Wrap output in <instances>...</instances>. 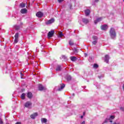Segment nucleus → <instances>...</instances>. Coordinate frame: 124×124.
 Here are the masks:
<instances>
[{"label":"nucleus","instance_id":"f257e3e1","mask_svg":"<svg viewBox=\"0 0 124 124\" xmlns=\"http://www.w3.org/2000/svg\"><path fill=\"white\" fill-rule=\"evenodd\" d=\"M109 34L112 39H115V38H116V30H115V29L113 28L110 29Z\"/></svg>","mask_w":124,"mask_h":124},{"label":"nucleus","instance_id":"f03ea898","mask_svg":"<svg viewBox=\"0 0 124 124\" xmlns=\"http://www.w3.org/2000/svg\"><path fill=\"white\" fill-rule=\"evenodd\" d=\"M32 105V103H31L30 101H27L24 104L25 107H26V108H28L29 109H31V108Z\"/></svg>","mask_w":124,"mask_h":124},{"label":"nucleus","instance_id":"7ed1b4c3","mask_svg":"<svg viewBox=\"0 0 124 124\" xmlns=\"http://www.w3.org/2000/svg\"><path fill=\"white\" fill-rule=\"evenodd\" d=\"M115 119V116H111L109 118V119H106L105 121L104 122V124H105L106 123H108L110 122V123H112V121L110 120H114Z\"/></svg>","mask_w":124,"mask_h":124},{"label":"nucleus","instance_id":"20e7f679","mask_svg":"<svg viewBox=\"0 0 124 124\" xmlns=\"http://www.w3.org/2000/svg\"><path fill=\"white\" fill-rule=\"evenodd\" d=\"M54 33H55V31L54 30L49 31L47 34L48 38H51V37H52L53 35H54Z\"/></svg>","mask_w":124,"mask_h":124},{"label":"nucleus","instance_id":"39448f33","mask_svg":"<svg viewBox=\"0 0 124 124\" xmlns=\"http://www.w3.org/2000/svg\"><path fill=\"white\" fill-rule=\"evenodd\" d=\"M18 38H19V33L17 32L15 34V35L14 43H18Z\"/></svg>","mask_w":124,"mask_h":124},{"label":"nucleus","instance_id":"423d86ee","mask_svg":"<svg viewBox=\"0 0 124 124\" xmlns=\"http://www.w3.org/2000/svg\"><path fill=\"white\" fill-rule=\"evenodd\" d=\"M93 39L94 41L92 42V44H93V45H96V43H97V37L96 36H93Z\"/></svg>","mask_w":124,"mask_h":124},{"label":"nucleus","instance_id":"0eeeda50","mask_svg":"<svg viewBox=\"0 0 124 124\" xmlns=\"http://www.w3.org/2000/svg\"><path fill=\"white\" fill-rule=\"evenodd\" d=\"M44 14L43 13L39 11L36 14V16L37 17H38V18H42Z\"/></svg>","mask_w":124,"mask_h":124},{"label":"nucleus","instance_id":"6e6552de","mask_svg":"<svg viewBox=\"0 0 124 124\" xmlns=\"http://www.w3.org/2000/svg\"><path fill=\"white\" fill-rule=\"evenodd\" d=\"M38 89L39 91H45V90H46V87H43L41 84H39Z\"/></svg>","mask_w":124,"mask_h":124},{"label":"nucleus","instance_id":"1a4fd4ad","mask_svg":"<svg viewBox=\"0 0 124 124\" xmlns=\"http://www.w3.org/2000/svg\"><path fill=\"white\" fill-rule=\"evenodd\" d=\"M54 22H55V19L54 18H52L51 19H49V20H48L46 24V25H50V24H52V23H54Z\"/></svg>","mask_w":124,"mask_h":124},{"label":"nucleus","instance_id":"9d476101","mask_svg":"<svg viewBox=\"0 0 124 124\" xmlns=\"http://www.w3.org/2000/svg\"><path fill=\"white\" fill-rule=\"evenodd\" d=\"M102 19H103V17H100L96 19V20L94 21V24H96L97 23H98V22H100L101 21H102Z\"/></svg>","mask_w":124,"mask_h":124},{"label":"nucleus","instance_id":"9b49d317","mask_svg":"<svg viewBox=\"0 0 124 124\" xmlns=\"http://www.w3.org/2000/svg\"><path fill=\"white\" fill-rule=\"evenodd\" d=\"M109 56L108 55H106L104 58V61L105 62H107V63H108L109 62Z\"/></svg>","mask_w":124,"mask_h":124},{"label":"nucleus","instance_id":"f8f14e48","mask_svg":"<svg viewBox=\"0 0 124 124\" xmlns=\"http://www.w3.org/2000/svg\"><path fill=\"white\" fill-rule=\"evenodd\" d=\"M64 87H65V85H64V84H61L60 87H59L58 91H62L64 88Z\"/></svg>","mask_w":124,"mask_h":124},{"label":"nucleus","instance_id":"ddd939ff","mask_svg":"<svg viewBox=\"0 0 124 124\" xmlns=\"http://www.w3.org/2000/svg\"><path fill=\"white\" fill-rule=\"evenodd\" d=\"M101 29L103 30V31H105L106 30H107L108 29V26L107 25H104L101 26Z\"/></svg>","mask_w":124,"mask_h":124},{"label":"nucleus","instance_id":"4468645a","mask_svg":"<svg viewBox=\"0 0 124 124\" xmlns=\"http://www.w3.org/2000/svg\"><path fill=\"white\" fill-rule=\"evenodd\" d=\"M37 113H34V114H31V116H30V117H31V119H35V117H37Z\"/></svg>","mask_w":124,"mask_h":124},{"label":"nucleus","instance_id":"2eb2a0df","mask_svg":"<svg viewBox=\"0 0 124 124\" xmlns=\"http://www.w3.org/2000/svg\"><path fill=\"white\" fill-rule=\"evenodd\" d=\"M27 9L24 8L21 10L20 12L22 13V14H26L27 13Z\"/></svg>","mask_w":124,"mask_h":124},{"label":"nucleus","instance_id":"dca6fc26","mask_svg":"<svg viewBox=\"0 0 124 124\" xmlns=\"http://www.w3.org/2000/svg\"><path fill=\"white\" fill-rule=\"evenodd\" d=\"M70 60L72 62H76V61H77V58L75 56H72L70 57Z\"/></svg>","mask_w":124,"mask_h":124},{"label":"nucleus","instance_id":"f3484780","mask_svg":"<svg viewBox=\"0 0 124 124\" xmlns=\"http://www.w3.org/2000/svg\"><path fill=\"white\" fill-rule=\"evenodd\" d=\"M90 13H91V11H90V10L89 9L86 10L85 11L86 16H89V15H90Z\"/></svg>","mask_w":124,"mask_h":124},{"label":"nucleus","instance_id":"a211bd4d","mask_svg":"<svg viewBox=\"0 0 124 124\" xmlns=\"http://www.w3.org/2000/svg\"><path fill=\"white\" fill-rule=\"evenodd\" d=\"M27 97H28V98H31V97H32V93L31 92H28L27 93Z\"/></svg>","mask_w":124,"mask_h":124},{"label":"nucleus","instance_id":"6ab92c4d","mask_svg":"<svg viewBox=\"0 0 124 124\" xmlns=\"http://www.w3.org/2000/svg\"><path fill=\"white\" fill-rule=\"evenodd\" d=\"M82 22L84 24H88V23H89V19H86V18H83L82 19Z\"/></svg>","mask_w":124,"mask_h":124},{"label":"nucleus","instance_id":"aec40b11","mask_svg":"<svg viewBox=\"0 0 124 124\" xmlns=\"http://www.w3.org/2000/svg\"><path fill=\"white\" fill-rule=\"evenodd\" d=\"M62 70V67L61 65H58L56 68V71H61Z\"/></svg>","mask_w":124,"mask_h":124},{"label":"nucleus","instance_id":"412c9836","mask_svg":"<svg viewBox=\"0 0 124 124\" xmlns=\"http://www.w3.org/2000/svg\"><path fill=\"white\" fill-rule=\"evenodd\" d=\"M41 122L44 124H46L47 123V119L46 118H42Z\"/></svg>","mask_w":124,"mask_h":124},{"label":"nucleus","instance_id":"4be33fe9","mask_svg":"<svg viewBox=\"0 0 124 124\" xmlns=\"http://www.w3.org/2000/svg\"><path fill=\"white\" fill-rule=\"evenodd\" d=\"M69 44L70 45V46H73V45H74V42L73 40H71L69 42Z\"/></svg>","mask_w":124,"mask_h":124},{"label":"nucleus","instance_id":"5701e85b","mask_svg":"<svg viewBox=\"0 0 124 124\" xmlns=\"http://www.w3.org/2000/svg\"><path fill=\"white\" fill-rule=\"evenodd\" d=\"M25 96H26V94L25 93H23L21 94V98L22 99H25Z\"/></svg>","mask_w":124,"mask_h":124},{"label":"nucleus","instance_id":"b1692460","mask_svg":"<svg viewBox=\"0 0 124 124\" xmlns=\"http://www.w3.org/2000/svg\"><path fill=\"white\" fill-rule=\"evenodd\" d=\"M66 79H67V80L70 81V80H71V76H67Z\"/></svg>","mask_w":124,"mask_h":124},{"label":"nucleus","instance_id":"393cba45","mask_svg":"<svg viewBox=\"0 0 124 124\" xmlns=\"http://www.w3.org/2000/svg\"><path fill=\"white\" fill-rule=\"evenodd\" d=\"M20 7H25V6H26V4H25V3H20Z\"/></svg>","mask_w":124,"mask_h":124},{"label":"nucleus","instance_id":"a878e982","mask_svg":"<svg viewBox=\"0 0 124 124\" xmlns=\"http://www.w3.org/2000/svg\"><path fill=\"white\" fill-rule=\"evenodd\" d=\"M20 27L19 26H15V28L16 31H18V30H20Z\"/></svg>","mask_w":124,"mask_h":124},{"label":"nucleus","instance_id":"bb28decb","mask_svg":"<svg viewBox=\"0 0 124 124\" xmlns=\"http://www.w3.org/2000/svg\"><path fill=\"white\" fill-rule=\"evenodd\" d=\"M63 36V34L62 32H59V37H62Z\"/></svg>","mask_w":124,"mask_h":124},{"label":"nucleus","instance_id":"cd10ccee","mask_svg":"<svg viewBox=\"0 0 124 124\" xmlns=\"http://www.w3.org/2000/svg\"><path fill=\"white\" fill-rule=\"evenodd\" d=\"M93 67L94 68H97V67H98V65H97V64H94L93 65Z\"/></svg>","mask_w":124,"mask_h":124},{"label":"nucleus","instance_id":"c85d7f7f","mask_svg":"<svg viewBox=\"0 0 124 124\" xmlns=\"http://www.w3.org/2000/svg\"><path fill=\"white\" fill-rule=\"evenodd\" d=\"M0 124H3V121L1 118H0Z\"/></svg>","mask_w":124,"mask_h":124},{"label":"nucleus","instance_id":"c756f323","mask_svg":"<svg viewBox=\"0 0 124 124\" xmlns=\"http://www.w3.org/2000/svg\"><path fill=\"white\" fill-rule=\"evenodd\" d=\"M64 0H58V2H59V3H61V2H62V1H63Z\"/></svg>","mask_w":124,"mask_h":124},{"label":"nucleus","instance_id":"7c9ffc66","mask_svg":"<svg viewBox=\"0 0 124 124\" xmlns=\"http://www.w3.org/2000/svg\"><path fill=\"white\" fill-rule=\"evenodd\" d=\"M62 59H64V60H66V57H65V56H64V55L62 56Z\"/></svg>","mask_w":124,"mask_h":124},{"label":"nucleus","instance_id":"2f4dec72","mask_svg":"<svg viewBox=\"0 0 124 124\" xmlns=\"http://www.w3.org/2000/svg\"><path fill=\"white\" fill-rule=\"evenodd\" d=\"M20 75H21V78L23 79V76H24V75L22 74V73H20Z\"/></svg>","mask_w":124,"mask_h":124},{"label":"nucleus","instance_id":"473e14b6","mask_svg":"<svg viewBox=\"0 0 124 124\" xmlns=\"http://www.w3.org/2000/svg\"><path fill=\"white\" fill-rule=\"evenodd\" d=\"M74 53H77V49H76V48H75L74 50Z\"/></svg>","mask_w":124,"mask_h":124},{"label":"nucleus","instance_id":"72a5a7b5","mask_svg":"<svg viewBox=\"0 0 124 124\" xmlns=\"http://www.w3.org/2000/svg\"><path fill=\"white\" fill-rule=\"evenodd\" d=\"M99 0H94V3H95L96 2H98Z\"/></svg>","mask_w":124,"mask_h":124},{"label":"nucleus","instance_id":"f704fd0d","mask_svg":"<svg viewBox=\"0 0 124 124\" xmlns=\"http://www.w3.org/2000/svg\"><path fill=\"white\" fill-rule=\"evenodd\" d=\"M16 124H21V122H16Z\"/></svg>","mask_w":124,"mask_h":124},{"label":"nucleus","instance_id":"c9c22d12","mask_svg":"<svg viewBox=\"0 0 124 124\" xmlns=\"http://www.w3.org/2000/svg\"><path fill=\"white\" fill-rule=\"evenodd\" d=\"M85 121H83V122H82L81 123H80V124H85Z\"/></svg>","mask_w":124,"mask_h":124},{"label":"nucleus","instance_id":"e433bc0d","mask_svg":"<svg viewBox=\"0 0 124 124\" xmlns=\"http://www.w3.org/2000/svg\"><path fill=\"white\" fill-rule=\"evenodd\" d=\"M85 56L87 57V56H88V54L87 53H84Z\"/></svg>","mask_w":124,"mask_h":124},{"label":"nucleus","instance_id":"4c0bfd02","mask_svg":"<svg viewBox=\"0 0 124 124\" xmlns=\"http://www.w3.org/2000/svg\"><path fill=\"white\" fill-rule=\"evenodd\" d=\"M123 90H124V84L123 85Z\"/></svg>","mask_w":124,"mask_h":124},{"label":"nucleus","instance_id":"58836bf2","mask_svg":"<svg viewBox=\"0 0 124 124\" xmlns=\"http://www.w3.org/2000/svg\"><path fill=\"white\" fill-rule=\"evenodd\" d=\"M83 117H84V116H83V115H82V116L80 117L81 119H83Z\"/></svg>","mask_w":124,"mask_h":124},{"label":"nucleus","instance_id":"ea45409f","mask_svg":"<svg viewBox=\"0 0 124 124\" xmlns=\"http://www.w3.org/2000/svg\"><path fill=\"white\" fill-rule=\"evenodd\" d=\"M21 25H23V23H21Z\"/></svg>","mask_w":124,"mask_h":124},{"label":"nucleus","instance_id":"a19ab883","mask_svg":"<svg viewBox=\"0 0 124 124\" xmlns=\"http://www.w3.org/2000/svg\"><path fill=\"white\" fill-rule=\"evenodd\" d=\"M71 55H73V54H71Z\"/></svg>","mask_w":124,"mask_h":124}]
</instances>
